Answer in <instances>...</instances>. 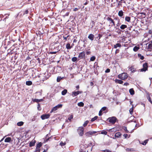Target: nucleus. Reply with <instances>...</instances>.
Masks as SVG:
<instances>
[{
    "label": "nucleus",
    "instance_id": "412c9836",
    "mask_svg": "<svg viewBox=\"0 0 152 152\" xmlns=\"http://www.w3.org/2000/svg\"><path fill=\"white\" fill-rule=\"evenodd\" d=\"M42 99H33V101L34 102H39L43 101Z\"/></svg>",
    "mask_w": 152,
    "mask_h": 152
},
{
    "label": "nucleus",
    "instance_id": "ddd939ff",
    "mask_svg": "<svg viewBox=\"0 0 152 152\" xmlns=\"http://www.w3.org/2000/svg\"><path fill=\"white\" fill-rule=\"evenodd\" d=\"M121 133L118 132H117L115 134L114 138H113L114 139H115L116 138H119L121 137Z\"/></svg>",
    "mask_w": 152,
    "mask_h": 152
},
{
    "label": "nucleus",
    "instance_id": "1a4fd4ad",
    "mask_svg": "<svg viewBox=\"0 0 152 152\" xmlns=\"http://www.w3.org/2000/svg\"><path fill=\"white\" fill-rule=\"evenodd\" d=\"M50 117V115L49 114H44L41 116V118L42 120H44Z\"/></svg>",
    "mask_w": 152,
    "mask_h": 152
},
{
    "label": "nucleus",
    "instance_id": "de8ad7c7",
    "mask_svg": "<svg viewBox=\"0 0 152 152\" xmlns=\"http://www.w3.org/2000/svg\"><path fill=\"white\" fill-rule=\"evenodd\" d=\"M106 109H107V107H102L101 108V111H104Z\"/></svg>",
    "mask_w": 152,
    "mask_h": 152
},
{
    "label": "nucleus",
    "instance_id": "58836bf2",
    "mask_svg": "<svg viewBox=\"0 0 152 152\" xmlns=\"http://www.w3.org/2000/svg\"><path fill=\"white\" fill-rule=\"evenodd\" d=\"M96 57L95 56H93L91 57L90 60L91 61H93L95 60Z\"/></svg>",
    "mask_w": 152,
    "mask_h": 152
},
{
    "label": "nucleus",
    "instance_id": "a878e982",
    "mask_svg": "<svg viewBox=\"0 0 152 152\" xmlns=\"http://www.w3.org/2000/svg\"><path fill=\"white\" fill-rule=\"evenodd\" d=\"M129 92L131 95H133L134 94V91L133 88H131L129 90Z\"/></svg>",
    "mask_w": 152,
    "mask_h": 152
},
{
    "label": "nucleus",
    "instance_id": "4468645a",
    "mask_svg": "<svg viewBox=\"0 0 152 152\" xmlns=\"http://www.w3.org/2000/svg\"><path fill=\"white\" fill-rule=\"evenodd\" d=\"M36 140H33L31 141L29 143V146L30 147H31L34 146L35 145V144L36 142Z\"/></svg>",
    "mask_w": 152,
    "mask_h": 152
},
{
    "label": "nucleus",
    "instance_id": "a19ab883",
    "mask_svg": "<svg viewBox=\"0 0 152 152\" xmlns=\"http://www.w3.org/2000/svg\"><path fill=\"white\" fill-rule=\"evenodd\" d=\"M73 118V115H71L68 118V120L70 121L71 120V119H72Z\"/></svg>",
    "mask_w": 152,
    "mask_h": 152
},
{
    "label": "nucleus",
    "instance_id": "f704fd0d",
    "mask_svg": "<svg viewBox=\"0 0 152 152\" xmlns=\"http://www.w3.org/2000/svg\"><path fill=\"white\" fill-rule=\"evenodd\" d=\"M126 151H134V150L133 148H127L126 149Z\"/></svg>",
    "mask_w": 152,
    "mask_h": 152
},
{
    "label": "nucleus",
    "instance_id": "3c124183",
    "mask_svg": "<svg viewBox=\"0 0 152 152\" xmlns=\"http://www.w3.org/2000/svg\"><path fill=\"white\" fill-rule=\"evenodd\" d=\"M102 35L101 34H99L98 35V36L97 37V38L99 40L102 37Z\"/></svg>",
    "mask_w": 152,
    "mask_h": 152
},
{
    "label": "nucleus",
    "instance_id": "2f4dec72",
    "mask_svg": "<svg viewBox=\"0 0 152 152\" xmlns=\"http://www.w3.org/2000/svg\"><path fill=\"white\" fill-rule=\"evenodd\" d=\"M24 123L22 121L19 122L17 123V125L18 126H21L23 125Z\"/></svg>",
    "mask_w": 152,
    "mask_h": 152
},
{
    "label": "nucleus",
    "instance_id": "cd10ccee",
    "mask_svg": "<svg viewBox=\"0 0 152 152\" xmlns=\"http://www.w3.org/2000/svg\"><path fill=\"white\" fill-rule=\"evenodd\" d=\"M139 49V47L135 46L133 50L134 52H136Z\"/></svg>",
    "mask_w": 152,
    "mask_h": 152
},
{
    "label": "nucleus",
    "instance_id": "4be33fe9",
    "mask_svg": "<svg viewBox=\"0 0 152 152\" xmlns=\"http://www.w3.org/2000/svg\"><path fill=\"white\" fill-rule=\"evenodd\" d=\"M11 140V138L10 137H7L4 140V142H10Z\"/></svg>",
    "mask_w": 152,
    "mask_h": 152
},
{
    "label": "nucleus",
    "instance_id": "a18cd8bd",
    "mask_svg": "<svg viewBox=\"0 0 152 152\" xmlns=\"http://www.w3.org/2000/svg\"><path fill=\"white\" fill-rule=\"evenodd\" d=\"M91 22L92 23L91 28H92L94 26L95 23L94 20H92Z\"/></svg>",
    "mask_w": 152,
    "mask_h": 152
},
{
    "label": "nucleus",
    "instance_id": "c03bdc74",
    "mask_svg": "<svg viewBox=\"0 0 152 152\" xmlns=\"http://www.w3.org/2000/svg\"><path fill=\"white\" fill-rule=\"evenodd\" d=\"M124 130L125 131V132L127 133H129V131H128L127 129V127H124Z\"/></svg>",
    "mask_w": 152,
    "mask_h": 152
},
{
    "label": "nucleus",
    "instance_id": "72a5a7b5",
    "mask_svg": "<svg viewBox=\"0 0 152 152\" xmlns=\"http://www.w3.org/2000/svg\"><path fill=\"white\" fill-rule=\"evenodd\" d=\"M67 90L66 89H64L62 91L61 94L62 95H65L67 92Z\"/></svg>",
    "mask_w": 152,
    "mask_h": 152
},
{
    "label": "nucleus",
    "instance_id": "dca6fc26",
    "mask_svg": "<svg viewBox=\"0 0 152 152\" xmlns=\"http://www.w3.org/2000/svg\"><path fill=\"white\" fill-rule=\"evenodd\" d=\"M94 68H96V70H95V69L94 71V72L96 73V72H97V69H98L99 68V66L98 65V63L97 62H95L94 63Z\"/></svg>",
    "mask_w": 152,
    "mask_h": 152
},
{
    "label": "nucleus",
    "instance_id": "aec40b11",
    "mask_svg": "<svg viewBox=\"0 0 152 152\" xmlns=\"http://www.w3.org/2000/svg\"><path fill=\"white\" fill-rule=\"evenodd\" d=\"M115 82L120 84H122L123 83V81H122V80L119 79H115Z\"/></svg>",
    "mask_w": 152,
    "mask_h": 152
},
{
    "label": "nucleus",
    "instance_id": "09e8293b",
    "mask_svg": "<svg viewBox=\"0 0 152 152\" xmlns=\"http://www.w3.org/2000/svg\"><path fill=\"white\" fill-rule=\"evenodd\" d=\"M28 13V10H26L24 12L23 15H24L25 14H27Z\"/></svg>",
    "mask_w": 152,
    "mask_h": 152
},
{
    "label": "nucleus",
    "instance_id": "338daca9",
    "mask_svg": "<svg viewBox=\"0 0 152 152\" xmlns=\"http://www.w3.org/2000/svg\"><path fill=\"white\" fill-rule=\"evenodd\" d=\"M91 52L90 51H87L86 52V54L87 55H89V54H90V53H91Z\"/></svg>",
    "mask_w": 152,
    "mask_h": 152
},
{
    "label": "nucleus",
    "instance_id": "bf43d9fd",
    "mask_svg": "<svg viewBox=\"0 0 152 152\" xmlns=\"http://www.w3.org/2000/svg\"><path fill=\"white\" fill-rule=\"evenodd\" d=\"M102 111L101 110H100L99 112V116H101L102 115Z\"/></svg>",
    "mask_w": 152,
    "mask_h": 152
},
{
    "label": "nucleus",
    "instance_id": "680f3d73",
    "mask_svg": "<svg viewBox=\"0 0 152 152\" xmlns=\"http://www.w3.org/2000/svg\"><path fill=\"white\" fill-rule=\"evenodd\" d=\"M123 136L125 138H126L127 137L128 135L127 134H124Z\"/></svg>",
    "mask_w": 152,
    "mask_h": 152
},
{
    "label": "nucleus",
    "instance_id": "423d86ee",
    "mask_svg": "<svg viewBox=\"0 0 152 152\" xmlns=\"http://www.w3.org/2000/svg\"><path fill=\"white\" fill-rule=\"evenodd\" d=\"M62 107V104H58L56 106L54 107L50 111V113H52L53 112H55L58 109L61 108Z\"/></svg>",
    "mask_w": 152,
    "mask_h": 152
},
{
    "label": "nucleus",
    "instance_id": "7c9ffc66",
    "mask_svg": "<svg viewBox=\"0 0 152 152\" xmlns=\"http://www.w3.org/2000/svg\"><path fill=\"white\" fill-rule=\"evenodd\" d=\"M121 44L120 43H117L115 45H114V48H116L118 47H121Z\"/></svg>",
    "mask_w": 152,
    "mask_h": 152
},
{
    "label": "nucleus",
    "instance_id": "bb28decb",
    "mask_svg": "<svg viewBox=\"0 0 152 152\" xmlns=\"http://www.w3.org/2000/svg\"><path fill=\"white\" fill-rule=\"evenodd\" d=\"M32 84V83L31 81H27L26 82V84L27 86H31Z\"/></svg>",
    "mask_w": 152,
    "mask_h": 152
},
{
    "label": "nucleus",
    "instance_id": "b1692460",
    "mask_svg": "<svg viewBox=\"0 0 152 152\" xmlns=\"http://www.w3.org/2000/svg\"><path fill=\"white\" fill-rule=\"evenodd\" d=\"M147 49L148 50H150L152 49V45L150 43L149 44L147 47Z\"/></svg>",
    "mask_w": 152,
    "mask_h": 152
},
{
    "label": "nucleus",
    "instance_id": "6e6552de",
    "mask_svg": "<svg viewBox=\"0 0 152 152\" xmlns=\"http://www.w3.org/2000/svg\"><path fill=\"white\" fill-rule=\"evenodd\" d=\"M96 133V131H90L87 132L85 134L86 136L89 137L90 135H92L94 134H95Z\"/></svg>",
    "mask_w": 152,
    "mask_h": 152
},
{
    "label": "nucleus",
    "instance_id": "6ab92c4d",
    "mask_svg": "<svg viewBox=\"0 0 152 152\" xmlns=\"http://www.w3.org/2000/svg\"><path fill=\"white\" fill-rule=\"evenodd\" d=\"M125 21H127L128 22H131V18L130 17L126 16L125 19Z\"/></svg>",
    "mask_w": 152,
    "mask_h": 152
},
{
    "label": "nucleus",
    "instance_id": "c85d7f7f",
    "mask_svg": "<svg viewBox=\"0 0 152 152\" xmlns=\"http://www.w3.org/2000/svg\"><path fill=\"white\" fill-rule=\"evenodd\" d=\"M77 105L79 107H83L84 105V104L83 102H80L78 103L77 104Z\"/></svg>",
    "mask_w": 152,
    "mask_h": 152
},
{
    "label": "nucleus",
    "instance_id": "39448f33",
    "mask_svg": "<svg viewBox=\"0 0 152 152\" xmlns=\"http://www.w3.org/2000/svg\"><path fill=\"white\" fill-rule=\"evenodd\" d=\"M142 66V68L140 69H139V70L140 72H145L148 70V64L147 63L145 62V63L143 64Z\"/></svg>",
    "mask_w": 152,
    "mask_h": 152
},
{
    "label": "nucleus",
    "instance_id": "69168bd1",
    "mask_svg": "<svg viewBox=\"0 0 152 152\" xmlns=\"http://www.w3.org/2000/svg\"><path fill=\"white\" fill-rule=\"evenodd\" d=\"M40 151L39 148H36V151L37 152H39Z\"/></svg>",
    "mask_w": 152,
    "mask_h": 152
},
{
    "label": "nucleus",
    "instance_id": "774afa93",
    "mask_svg": "<svg viewBox=\"0 0 152 152\" xmlns=\"http://www.w3.org/2000/svg\"><path fill=\"white\" fill-rule=\"evenodd\" d=\"M88 1H86L85 3H84V5H86L87 4H88Z\"/></svg>",
    "mask_w": 152,
    "mask_h": 152
},
{
    "label": "nucleus",
    "instance_id": "37998d69",
    "mask_svg": "<svg viewBox=\"0 0 152 152\" xmlns=\"http://www.w3.org/2000/svg\"><path fill=\"white\" fill-rule=\"evenodd\" d=\"M62 78L60 77H58L57 79V82H59L62 79Z\"/></svg>",
    "mask_w": 152,
    "mask_h": 152
},
{
    "label": "nucleus",
    "instance_id": "864d4df0",
    "mask_svg": "<svg viewBox=\"0 0 152 152\" xmlns=\"http://www.w3.org/2000/svg\"><path fill=\"white\" fill-rule=\"evenodd\" d=\"M69 37V35L67 36L66 37H65L64 36H63V38H64V39L65 40V41H66L67 40V39Z\"/></svg>",
    "mask_w": 152,
    "mask_h": 152
},
{
    "label": "nucleus",
    "instance_id": "9d476101",
    "mask_svg": "<svg viewBox=\"0 0 152 152\" xmlns=\"http://www.w3.org/2000/svg\"><path fill=\"white\" fill-rule=\"evenodd\" d=\"M83 93L82 91H73L72 92V95L73 97L77 96L79 94H81Z\"/></svg>",
    "mask_w": 152,
    "mask_h": 152
},
{
    "label": "nucleus",
    "instance_id": "0eeeda50",
    "mask_svg": "<svg viewBox=\"0 0 152 152\" xmlns=\"http://www.w3.org/2000/svg\"><path fill=\"white\" fill-rule=\"evenodd\" d=\"M77 131L80 136H82L84 134V128L83 127L80 126L78 128Z\"/></svg>",
    "mask_w": 152,
    "mask_h": 152
},
{
    "label": "nucleus",
    "instance_id": "052dcab7",
    "mask_svg": "<svg viewBox=\"0 0 152 152\" xmlns=\"http://www.w3.org/2000/svg\"><path fill=\"white\" fill-rule=\"evenodd\" d=\"M57 52V51L51 52H50V53L52 54H54L56 53Z\"/></svg>",
    "mask_w": 152,
    "mask_h": 152
},
{
    "label": "nucleus",
    "instance_id": "f3484780",
    "mask_svg": "<svg viewBox=\"0 0 152 152\" xmlns=\"http://www.w3.org/2000/svg\"><path fill=\"white\" fill-rule=\"evenodd\" d=\"M118 15L120 17H122L124 15V12L122 10L119 11L118 13Z\"/></svg>",
    "mask_w": 152,
    "mask_h": 152
},
{
    "label": "nucleus",
    "instance_id": "4c0bfd02",
    "mask_svg": "<svg viewBox=\"0 0 152 152\" xmlns=\"http://www.w3.org/2000/svg\"><path fill=\"white\" fill-rule=\"evenodd\" d=\"M88 123H89V121H85V122L83 124V126L84 127L86 126L88 124Z\"/></svg>",
    "mask_w": 152,
    "mask_h": 152
},
{
    "label": "nucleus",
    "instance_id": "393cba45",
    "mask_svg": "<svg viewBox=\"0 0 152 152\" xmlns=\"http://www.w3.org/2000/svg\"><path fill=\"white\" fill-rule=\"evenodd\" d=\"M127 27V26L126 25L124 24H122L121 25L120 27V28L122 30H124L125 28H126Z\"/></svg>",
    "mask_w": 152,
    "mask_h": 152
},
{
    "label": "nucleus",
    "instance_id": "49530a36",
    "mask_svg": "<svg viewBox=\"0 0 152 152\" xmlns=\"http://www.w3.org/2000/svg\"><path fill=\"white\" fill-rule=\"evenodd\" d=\"M37 109L39 110H41V108L40 104L39 103H38Z\"/></svg>",
    "mask_w": 152,
    "mask_h": 152
},
{
    "label": "nucleus",
    "instance_id": "e2e57ef3",
    "mask_svg": "<svg viewBox=\"0 0 152 152\" xmlns=\"http://www.w3.org/2000/svg\"><path fill=\"white\" fill-rule=\"evenodd\" d=\"M60 145H61V146H63V145H65V143H63L62 142H61L60 143Z\"/></svg>",
    "mask_w": 152,
    "mask_h": 152
},
{
    "label": "nucleus",
    "instance_id": "4d7b16f0",
    "mask_svg": "<svg viewBox=\"0 0 152 152\" xmlns=\"http://www.w3.org/2000/svg\"><path fill=\"white\" fill-rule=\"evenodd\" d=\"M140 14L142 15H144V16L143 17L144 18L145 17L146 15V13L144 12H141L140 13Z\"/></svg>",
    "mask_w": 152,
    "mask_h": 152
},
{
    "label": "nucleus",
    "instance_id": "8fccbe9b",
    "mask_svg": "<svg viewBox=\"0 0 152 152\" xmlns=\"http://www.w3.org/2000/svg\"><path fill=\"white\" fill-rule=\"evenodd\" d=\"M79 8H75L73 9V11L74 12H76L78 11L79 9H80V7H79Z\"/></svg>",
    "mask_w": 152,
    "mask_h": 152
},
{
    "label": "nucleus",
    "instance_id": "20e7f679",
    "mask_svg": "<svg viewBox=\"0 0 152 152\" xmlns=\"http://www.w3.org/2000/svg\"><path fill=\"white\" fill-rule=\"evenodd\" d=\"M126 0H116V1L118 2V5L117 7L118 8H120L122 7L123 4H126Z\"/></svg>",
    "mask_w": 152,
    "mask_h": 152
},
{
    "label": "nucleus",
    "instance_id": "9b49d317",
    "mask_svg": "<svg viewBox=\"0 0 152 152\" xmlns=\"http://www.w3.org/2000/svg\"><path fill=\"white\" fill-rule=\"evenodd\" d=\"M85 56V53L84 51L80 53L78 55V57L80 58V59H82L84 58Z\"/></svg>",
    "mask_w": 152,
    "mask_h": 152
},
{
    "label": "nucleus",
    "instance_id": "f8f14e48",
    "mask_svg": "<svg viewBox=\"0 0 152 152\" xmlns=\"http://www.w3.org/2000/svg\"><path fill=\"white\" fill-rule=\"evenodd\" d=\"M129 70L131 71V73H134L136 71V69L134 65L132 66L129 67Z\"/></svg>",
    "mask_w": 152,
    "mask_h": 152
},
{
    "label": "nucleus",
    "instance_id": "13d9d810",
    "mask_svg": "<svg viewBox=\"0 0 152 152\" xmlns=\"http://www.w3.org/2000/svg\"><path fill=\"white\" fill-rule=\"evenodd\" d=\"M110 72V69H107L105 71V72L106 73H108Z\"/></svg>",
    "mask_w": 152,
    "mask_h": 152
},
{
    "label": "nucleus",
    "instance_id": "79ce46f5",
    "mask_svg": "<svg viewBox=\"0 0 152 152\" xmlns=\"http://www.w3.org/2000/svg\"><path fill=\"white\" fill-rule=\"evenodd\" d=\"M77 58L76 57H74L72 58V61L73 62H75L77 60Z\"/></svg>",
    "mask_w": 152,
    "mask_h": 152
},
{
    "label": "nucleus",
    "instance_id": "c756f323",
    "mask_svg": "<svg viewBox=\"0 0 152 152\" xmlns=\"http://www.w3.org/2000/svg\"><path fill=\"white\" fill-rule=\"evenodd\" d=\"M42 143L41 142H39L36 145V148H40L42 146Z\"/></svg>",
    "mask_w": 152,
    "mask_h": 152
},
{
    "label": "nucleus",
    "instance_id": "2eb2a0df",
    "mask_svg": "<svg viewBox=\"0 0 152 152\" xmlns=\"http://www.w3.org/2000/svg\"><path fill=\"white\" fill-rule=\"evenodd\" d=\"M94 35L92 34H90L88 37V38L91 41H93L94 38Z\"/></svg>",
    "mask_w": 152,
    "mask_h": 152
},
{
    "label": "nucleus",
    "instance_id": "f03ea898",
    "mask_svg": "<svg viewBox=\"0 0 152 152\" xmlns=\"http://www.w3.org/2000/svg\"><path fill=\"white\" fill-rule=\"evenodd\" d=\"M111 16L109 15L106 18V20L109 22L110 25L109 26L111 27L115 26V23L114 20L111 18Z\"/></svg>",
    "mask_w": 152,
    "mask_h": 152
},
{
    "label": "nucleus",
    "instance_id": "5701e85b",
    "mask_svg": "<svg viewBox=\"0 0 152 152\" xmlns=\"http://www.w3.org/2000/svg\"><path fill=\"white\" fill-rule=\"evenodd\" d=\"M72 48V45L71 46L69 43H68L66 45V48L67 49L69 50L71 49Z\"/></svg>",
    "mask_w": 152,
    "mask_h": 152
},
{
    "label": "nucleus",
    "instance_id": "473e14b6",
    "mask_svg": "<svg viewBox=\"0 0 152 152\" xmlns=\"http://www.w3.org/2000/svg\"><path fill=\"white\" fill-rule=\"evenodd\" d=\"M138 56L140 58V59L142 60H143L144 58V57L143 56H142L141 55L140 53L138 54Z\"/></svg>",
    "mask_w": 152,
    "mask_h": 152
},
{
    "label": "nucleus",
    "instance_id": "c9c22d12",
    "mask_svg": "<svg viewBox=\"0 0 152 152\" xmlns=\"http://www.w3.org/2000/svg\"><path fill=\"white\" fill-rule=\"evenodd\" d=\"M133 105H132V107L130 108L129 110V112L131 115H132L133 112Z\"/></svg>",
    "mask_w": 152,
    "mask_h": 152
},
{
    "label": "nucleus",
    "instance_id": "5fc2aeb1",
    "mask_svg": "<svg viewBox=\"0 0 152 152\" xmlns=\"http://www.w3.org/2000/svg\"><path fill=\"white\" fill-rule=\"evenodd\" d=\"M121 25V23H120V20H119L118 22L116 25L117 26H119Z\"/></svg>",
    "mask_w": 152,
    "mask_h": 152
},
{
    "label": "nucleus",
    "instance_id": "f257e3e1",
    "mask_svg": "<svg viewBox=\"0 0 152 152\" xmlns=\"http://www.w3.org/2000/svg\"><path fill=\"white\" fill-rule=\"evenodd\" d=\"M118 78L122 80H126L128 77V75L126 72H123L118 75Z\"/></svg>",
    "mask_w": 152,
    "mask_h": 152
},
{
    "label": "nucleus",
    "instance_id": "7ed1b4c3",
    "mask_svg": "<svg viewBox=\"0 0 152 152\" xmlns=\"http://www.w3.org/2000/svg\"><path fill=\"white\" fill-rule=\"evenodd\" d=\"M107 120L111 124H114L118 121L117 118L115 116H113L109 118Z\"/></svg>",
    "mask_w": 152,
    "mask_h": 152
},
{
    "label": "nucleus",
    "instance_id": "603ef678",
    "mask_svg": "<svg viewBox=\"0 0 152 152\" xmlns=\"http://www.w3.org/2000/svg\"><path fill=\"white\" fill-rule=\"evenodd\" d=\"M107 132L106 131H102L101 132V134H104L105 135H106L107 134Z\"/></svg>",
    "mask_w": 152,
    "mask_h": 152
},
{
    "label": "nucleus",
    "instance_id": "a211bd4d",
    "mask_svg": "<svg viewBox=\"0 0 152 152\" xmlns=\"http://www.w3.org/2000/svg\"><path fill=\"white\" fill-rule=\"evenodd\" d=\"M147 98L148 101L151 104H152V101L151 100V98L150 96V94L149 93H148L147 94Z\"/></svg>",
    "mask_w": 152,
    "mask_h": 152
},
{
    "label": "nucleus",
    "instance_id": "e433bc0d",
    "mask_svg": "<svg viewBox=\"0 0 152 152\" xmlns=\"http://www.w3.org/2000/svg\"><path fill=\"white\" fill-rule=\"evenodd\" d=\"M98 118V117L97 116H95L94 118H92L91 120V122H93L94 121H95V120L97 119Z\"/></svg>",
    "mask_w": 152,
    "mask_h": 152
},
{
    "label": "nucleus",
    "instance_id": "6e6d98bb",
    "mask_svg": "<svg viewBox=\"0 0 152 152\" xmlns=\"http://www.w3.org/2000/svg\"><path fill=\"white\" fill-rule=\"evenodd\" d=\"M102 151L104 152H111V151H110L109 150H102Z\"/></svg>",
    "mask_w": 152,
    "mask_h": 152
},
{
    "label": "nucleus",
    "instance_id": "ea45409f",
    "mask_svg": "<svg viewBox=\"0 0 152 152\" xmlns=\"http://www.w3.org/2000/svg\"><path fill=\"white\" fill-rule=\"evenodd\" d=\"M148 141V140H145L141 144L143 145H145L147 143Z\"/></svg>",
    "mask_w": 152,
    "mask_h": 152
},
{
    "label": "nucleus",
    "instance_id": "0e129e2a",
    "mask_svg": "<svg viewBox=\"0 0 152 152\" xmlns=\"http://www.w3.org/2000/svg\"><path fill=\"white\" fill-rule=\"evenodd\" d=\"M129 85V83H128L126 82V83H124V85L127 86Z\"/></svg>",
    "mask_w": 152,
    "mask_h": 152
}]
</instances>
